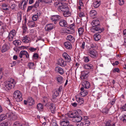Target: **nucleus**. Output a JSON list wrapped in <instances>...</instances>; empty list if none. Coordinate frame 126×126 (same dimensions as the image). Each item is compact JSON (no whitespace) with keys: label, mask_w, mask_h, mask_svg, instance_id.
Segmentation results:
<instances>
[{"label":"nucleus","mask_w":126,"mask_h":126,"mask_svg":"<svg viewBox=\"0 0 126 126\" xmlns=\"http://www.w3.org/2000/svg\"><path fill=\"white\" fill-rule=\"evenodd\" d=\"M54 27L53 24H49L46 25L45 29L46 31H50L53 29Z\"/></svg>","instance_id":"f8f14e48"},{"label":"nucleus","mask_w":126,"mask_h":126,"mask_svg":"<svg viewBox=\"0 0 126 126\" xmlns=\"http://www.w3.org/2000/svg\"><path fill=\"white\" fill-rule=\"evenodd\" d=\"M9 48V47L8 45L6 44H4L2 46L1 51L2 53L8 50Z\"/></svg>","instance_id":"393cba45"},{"label":"nucleus","mask_w":126,"mask_h":126,"mask_svg":"<svg viewBox=\"0 0 126 126\" xmlns=\"http://www.w3.org/2000/svg\"><path fill=\"white\" fill-rule=\"evenodd\" d=\"M88 73V72L86 71H82L81 72L80 78L82 79L86 78L87 77Z\"/></svg>","instance_id":"4468645a"},{"label":"nucleus","mask_w":126,"mask_h":126,"mask_svg":"<svg viewBox=\"0 0 126 126\" xmlns=\"http://www.w3.org/2000/svg\"><path fill=\"white\" fill-rule=\"evenodd\" d=\"M81 111L80 110H78L77 111L74 110L70 112L67 114V116L68 117L70 118H74L75 117H76L77 116L78 113H79V112H81Z\"/></svg>","instance_id":"39448f33"},{"label":"nucleus","mask_w":126,"mask_h":126,"mask_svg":"<svg viewBox=\"0 0 126 126\" xmlns=\"http://www.w3.org/2000/svg\"><path fill=\"white\" fill-rule=\"evenodd\" d=\"M99 21L97 19L93 20L91 24L92 26L91 29V32L94 33H101L104 30V29H102L101 27L98 26L99 25Z\"/></svg>","instance_id":"f257e3e1"},{"label":"nucleus","mask_w":126,"mask_h":126,"mask_svg":"<svg viewBox=\"0 0 126 126\" xmlns=\"http://www.w3.org/2000/svg\"><path fill=\"white\" fill-rule=\"evenodd\" d=\"M120 109L122 111H126V103L124 105L121 107Z\"/></svg>","instance_id":"603ef678"},{"label":"nucleus","mask_w":126,"mask_h":126,"mask_svg":"<svg viewBox=\"0 0 126 126\" xmlns=\"http://www.w3.org/2000/svg\"><path fill=\"white\" fill-rule=\"evenodd\" d=\"M30 40V38L27 36H26L23 37L22 39V41L25 43H28Z\"/></svg>","instance_id":"bb28decb"},{"label":"nucleus","mask_w":126,"mask_h":126,"mask_svg":"<svg viewBox=\"0 0 126 126\" xmlns=\"http://www.w3.org/2000/svg\"><path fill=\"white\" fill-rule=\"evenodd\" d=\"M66 39L67 40L72 43L74 42L75 41V39L74 37L71 35H68L66 38Z\"/></svg>","instance_id":"a878e982"},{"label":"nucleus","mask_w":126,"mask_h":126,"mask_svg":"<svg viewBox=\"0 0 126 126\" xmlns=\"http://www.w3.org/2000/svg\"><path fill=\"white\" fill-rule=\"evenodd\" d=\"M21 124L19 123L18 122H15L13 124V126H20Z\"/></svg>","instance_id":"0e129e2a"},{"label":"nucleus","mask_w":126,"mask_h":126,"mask_svg":"<svg viewBox=\"0 0 126 126\" xmlns=\"http://www.w3.org/2000/svg\"><path fill=\"white\" fill-rule=\"evenodd\" d=\"M88 51L89 55L91 57L95 58L97 57V52L94 49H92L91 48H90Z\"/></svg>","instance_id":"0eeeda50"},{"label":"nucleus","mask_w":126,"mask_h":126,"mask_svg":"<svg viewBox=\"0 0 126 126\" xmlns=\"http://www.w3.org/2000/svg\"><path fill=\"white\" fill-rule=\"evenodd\" d=\"M56 80L59 83H63V77L60 75L58 76L56 78Z\"/></svg>","instance_id":"c9c22d12"},{"label":"nucleus","mask_w":126,"mask_h":126,"mask_svg":"<svg viewBox=\"0 0 126 126\" xmlns=\"http://www.w3.org/2000/svg\"><path fill=\"white\" fill-rule=\"evenodd\" d=\"M61 3H60L59 2H56L54 4V6L57 8H59L61 5H62Z\"/></svg>","instance_id":"09e8293b"},{"label":"nucleus","mask_w":126,"mask_h":126,"mask_svg":"<svg viewBox=\"0 0 126 126\" xmlns=\"http://www.w3.org/2000/svg\"><path fill=\"white\" fill-rule=\"evenodd\" d=\"M101 2L99 1L95 0L93 3V5L95 8L98 7L100 5Z\"/></svg>","instance_id":"f704fd0d"},{"label":"nucleus","mask_w":126,"mask_h":126,"mask_svg":"<svg viewBox=\"0 0 126 126\" xmlns=\"http://www.w3.org/2000/svg\"><path fill=\"white\" fill-rule=\"evenodd\" d=\"M64 45L65 47L67 49L70 50L72 48V45L69 42L66 41L64 43Z\"/></svg>","instance_id":"2eb2a0df"},{"label":"nucleus","mask_w":126,"mask_h":126,"mask_svg":"<svg viewBox=\"0 0 126 126\" xmlns=\"http://www.w3.org/2000/svg\"><path fill=\"white\" fill-rule=\"evenodd\" d=\"M40 13L39 12H37L36 13L33 15L32 18V20L33 21H36L37 20L38 17L40 16Z\"/></svg>","instance_id":"a211bd4d"},{"label":"nucleus","mask_w":126,"mask_h":126,"mask_svg":"<svg viewBox=\"0 0 126 126\" xmlns=\"http://www.w3.org/2000/svg\"><path fill=\"white\" fill-rule=\"evenodd\" d=\"M58 64L62 67H64L66 65V63L62 58L59 59L58 61Z\"/></svg>","instance_id":"ddd939ff"},{"label":"nucleus","mask_w":126,"mask_h":126,"mask_svg":"<svg viewBox=\"0 0 126 126\" xmlns=\"http://www.w3.org/2000/svg\"><path fill=\"white\" fill-rule=\"evenodd\" d=\"M60 25L62 27H66L67 24L66 21L64 20H61L59 22Z\"/></svg>","instance_id":"f3484780"},{"label":"nucleus","mask_w":126,"mask_h":126,"mask_svg":"<svg viewBox=\"0 0 126 126\" xmlns=\"http://www.w3.org/2000/svg\"><path fill=\"white\" fill-rule=\"evenodd\" d=\"M70 28L72 29H74V28L75 27V24L74 23H73L72 24L70 25L69 26Z\"/></svg>","instance_id":"774afa93"},{"label":"nucleus","mask_w":126,"mask_h":126,"mask_svg":"<svg viewBox=\"0 0 126 126\" xmlns=\"http://www.w3.org/2000/svg\"><path fill=\"white\" fill-rule=\"evenodd\" d=\"M86 47L88 48L90 47V45L91 44L90 43V41H85Z\"/></svg>","instance_id":"864d4df0"},{"label":"nucleus","mask_w":126,"mask_h":126,"mask_svg":"<svg viewBox=\"0 0 126 126\" xmlns=\"http://www.w3.org/2000/svg\"><path fill=\"white\" fill-rule=\"evenodd\" d=\"M89 14L90 16L92 18H94V16L97 15V12L95 10H92L90 11Z\"/></svg>","instance_id":"72a5a7b5"},{"label":"nucleus","mask_w":126,"mask_h":126,"mask_svg":"<svg viewBox=\"0 0 126 126\" xmlns=\"http://www.w3.org/2000/svg\"><path fill=\"white\" fill-rule=\"evenodd\" d=\"M21 41L19 40H16L13 42V44L16 46L20 45L21 44Z\"/></svg>","instance_id":"37998d69"},{"label":"nucleus","mask_w":126,"mask_h":126,"mask_svg":"<svg viewBox=\"0 0 126 126\" xmlns=\"http://www.w3.org/2000/svg\"><path fill=\"white\" fill-rule=\"evenodd\" d=\"M27 102L29 104V105L30 106L34 104V100L31 97H29L28 98Z\"/></svg>","instance_id":"e433bc0d"},{"label":"nucleus","mask_w":126,"mask_h":126,"mask_svg":"<svg viewBox=\"0 0 126 126\" xmlns=\"http://www.w3.org/2000/svg\"><path fill=\"white\" fill-rule=\"evenodd\" d=\"M79 113H78L77 116L75 117L74 119H73L74 121L75 122H79L82 119V118L79 115Z\"/></svg>","instance_id":"7c9ffc66"},{"label":"nucleus","mask_w":126,"mask_h":126,"mask_svg":"<svg viewBox=\"0 0 126 126\" xmlns=\"http://www.w3.org/2000/svg\"><path fill=\"white\" fill-rule=\"evenodd\" d=\"M27 24L29 27L31 28L34 27L35 26V22L32 20H28Z\"/></svg>","instance_id":"5701e85b"},{"label":"nucleus","mask_w":126,"mask_h":126,"mask_svg":"<svg viewBox=\"0 0 126 126\" xmlns=\"http://www.w3.org/2000/svg\"><path fill=\"white\" fill-rule=\"evenodd\" d=\"M36 107L39 110L41 111H42L44 108L43 105L40 103H39L37 105Z\"/></svg>","instance_id":"4c0bfd02"},{"label":"nucleus","mask_w":126,"mask_h":126,"mask_svg":"<svg viewBox=\"0 0 126 126\" xmlns=\"http://www.w3.org/2000/svg\"><path fill=\"white\" fill-rule=\"evenodd\" d=\"M45 106L47 108L50 109L52 113H55L56 111L55 107L52 103L48 102L47 103Z\"/></svg>","instance_id":"423d86ee"},{"label":"nucleus","mask_w":126,"mask_h":126,"mask_svg":"<svg viewBox=\"0 0 126 126\" xmlns=\"http://www.w3.org/2000/svg\"><path fill=\"white\" fill-rule=\"evenodd\" d=\"M2 8L5 10H8L9 7L8 5L5 3H3L2 4L1 6Z\"/></svg>","instance_id":"a19ab883"},{"label":"nucleus","mask_w":126,"mask_h":126,"mask_svg":"<svg viewBox=\"0 0 126 126\" xmlns=\"http://www.w3.org/2000/svg\"><path fill=\"white\" fill-rule=\"evenodd\" d=\"M2 68H0V79H1L2 77L3 73L2 71Z\"/></svg>","instance_id":"338daca9"},{"label":"nucleus","mask_w":126,"mask_h":126,"mask_svg":"<svg viewBox=\"0 0 126 126\" xmlns=\"http://www.w3.org/2000/svg\"><path fill=\"white\" fill-rule=\"evenodd\" d=\"M78 32L79 36L82 35L84 32V29L83 28L81 27L79 28L78 29Z\"/></svg>","instance_id":"79ce46f5"},{"label":"nucleus","mask_w":126,"mask_h":126,"mask_svg":"<svg viewBox=\"0 0 126 126\" xmlns=\"http://www.w3.org/2000/svg\"><path fill=\"white\" fill-rule=\"evenodd\" d=\"M75 32L74 29H72L68 27L65 30V33L67 34H72L74 33Z\"/></svg>","instance_id":"cd10ccee"},{"label":"nucleus","mask_w":126,"mask_h":126,"mask_svg":"<svg viewBox=\"0 0 126 126\" xmlns=\"http://www.w3.org/2000/svg\"><path fill=\"white\" fill-rule=\"evenodd\" d=\"M109 111V109L107 108H104L102 110V112L103 113H107Z\"/></svg>","instance_id":"5fc2aeb1"},{"label":"nucleus","mask_w":126,"mask_h":126,"mask_svg":"<svg viewBox=\"0 0 126 126\" xmlns=\"http://www.w3.org/2000/svg\"><path fill=\"white\" fill-rule=\"evenodd\" d=\"M120 72V70L118 68H114L112 70L113 73H115L116 72L119 73Z\"/></svg>","instance_id":"4d7b16f0"},{"label":"nucleus","mask_w":126,"mask_h":126,"mask_svg":"<svg viewBox=\"0 0 126 126\" xmlns=\"http://www.w3.org/2000/svg\"><path fill=\"white\" fill-rule=\"evenodd\" d=\"M84 61L85 62L88 63L89 61V56H84Z\"/></svg>","instance_id":"13d9d810"},{"label":"nucleus","mask_w":126,"mask_h":126,"mask_svg":"<svg viewBox=\"0 0 126 126\" xmlns=\"http://www.w3.org/2000/svg\"><path fill=\"white\" fill-rule=\"evenodd\" d=\"M19 57L20 58H25L28 59L29 58V55L28 52L26 51H21L20 52L19 55Z\"/></svg>","instance_id":"1a4fd4ad"},{"label":"nucleus","mask_w":126,"mask_h":126,"mask_svg":"<svg viewBox=\"0 0 126 126\" xmlns=\"http://www.w3.org/2000/svg\"><path fill=\"white\" fill-rule=\"evenodd\" d=\"M27 66L30 69H33L35 68L34 64L32 63H29Z\"/></svg>","instance_id":"ea45409f"},{"label":"nucleus","mask_w":126,"mask_h":126,"mask_svg":"<svg viewBox=\"0 0 126 126\" xmlns=\"http://www.w3.org/2000/svg\"><path fill=\"white\" fill-rule=\"evenodd\" d=\"M61 120L60 121V125L61 126H67L69 124V122L67 120L68 117L66 115H62L60 116Z\"/></svg>","instance_id":"7ed1b4c3"},{"label":"nucleus","mask_w":126,"mask_h":126,"mask_svg":"<svg viewBox=\"0 0 126 126\" xmlns=\"http://www.w3.org/2000/svg\"><path fill=\"white\" fill-rule=\"evenodd\" d=\"M83 67L86 69H91L93 68V65L89 63H87L85 64H84L83 65Z\"/></svg>","instance_id":"412c9836"},{"label":"nucleus","mask_w":126,"mask_h":126,"mask_svg":"<svg viewBox=\"0 0 126 126\" xmlns=\"http://www.w3.org/2000/svg\"><path fill=\"white\" fill-rule=\"evenodd\" d=\"M7 115L10 119L11 121L15 120L17 118V116L15 114L11 112L7 113Z\"/></svg>","instance_id":"9d476101"},{"label":"nucleus","mask_w":126,"mask_h":126,"mask_svg":"<svg viewBox=\"0 0 126 126\" xmlns=\"http://www.w3.org/2000/svg\"><path fill=\"white\" fill-rule=\"evenodd\" d=\"M16 33V31L14 30H12L10 32L7 37V38L9 41H12L15 39L14 37Z\"/></svg>","instance_id":"6e6552de"},{"label":"nucleus","mask_w":126,"mask_h":126,"mask_svg":"<svg viewBox=\"0 0 126 126\" xmlns=\"http://www.w3.org/2000/svg\"><path fill=\"white\" fill-rule=\"evenodd\" d=\"M63 56L66 61L69 62L71 60L70 57L67 53H63Z\"/></svg>","instance_id":"4be33fe9"},{"label":"nucleus","mask_w":126,"mask_h":126,"mask_svg":"<svg viewBox=\"0 0 126 126\" xmlns=\"http://www.w3.org/2000/svg\"><path fill=\"white\" fill-rule=\"evenodd\" d=\"M79 16L81 17H82L85 16L84 13L81 11H80L79 14Z\"/></svg>","instance_id":"6e6d98bb"},{"label":"nucleus","mask_w":126,"mask_h":126,"mask_svg":"<svg viewBox=\"0 0 126 126\" xmlns=\"http://www.w3.org/2000/svg\"><path fill=\"white\" fill-rule=\"evenodd\" d=\"M75 97L76 101L79 105H81L84 103V101L83 98L82 97H78L77 96Z\"/></svg>","instance_id":"b1692460"},{"label":"nucleus","mask_w":126,"mask_h":126,"mask_svg":"<svg viewBox=\"0 0 126 126\" xmlns=\"http://www.w3.org/2000/svg\"><path fill=\"white\" fill-rule=\"evenodd\" d=\"M118 2L120 5H122L124 3V0H118Z\"/></svg>","instance_id":"052dcab7"},{"label":"nucleus","mask_w":126,"mask_h":126,"mask_svg":"<svg viewBox=\"0 0 126 126\" xmlns=\"http://www.w3.org/2000/svg\"><path fill=\"white\" fill-rule=\"evenodd\" d=\"M22 15V13L21 12H18L17 13V22L18 23H20L21 22L22 20L21 16Z\"/></svg>","instance_id":"2f4dec72"},{"label":"nucleus","mask_w":126,"mask_h":126,"mask_svg":"<svg viewBox=\"0 0 126 126\" xmlns=\"http://www.w3.org/2000/svg\"><path fill=\"white\" fill-rule=\"evenodd\" d=\"M61 18L60 16L59 15H53L51 17V20L53 21H54V24H56V21Z\"/></svg>","instance_id":"9b49d317"},{"label":"nucleus","mask_w":126,"mask_h":126,"mask_svg":"<svg viewBox=\"0 0 126 126\" xmlns=\"http://www.w3.org/2000/svg\"><path fill=\"white\" fill-rule=\"evenodd\" d=\"M22 96L21 93L18 90L15 91L13 94V97L17 102H20L22 100L23 98Z\"/></svg>","instance_id":"f03ea898"},{"label":"nucleus","mask_w":126,"mask_h":126,"mask_svg":"<svg viewBox=\"0 0 126 126\" xmlns=\"http://www.w3.org/2000/svg\"><path fill=\"white\" fill-rule=\"evenodd\" d=\"M70 14V12L68 11V9L67 10L64 12L63 15L65 17H68L69 16Z\"/></svg>","instance_id":"a18cd8bd"},{"label":"nucleus","mask_w":126,"mask_h":126,"mask_svg":"<svg viewBox=\"0 0 126 126\" xmlns=\"http://www.w3.org/2000/svg\"><path fill=\"white\" fill-rule=\"evenodd\" d=\"M12 124V122L10 120L2 123L1 124V126H10Z\"/></svg>","instance_id":"c85d7f7f"},{"label":"nucleus","mask_w":126,"mask_h":126,"mask_svg":"<svg viewBox=\"0 0 126 126\" xmlns=\"http://www.w3.org/2000/svg\"><path fill=\"white\" fill-rule=\"evenodd\" d=\"M76 125L77 126H83V124L82 122L79 121L77 122Z\"/></svg>","instance_id":"bf43d9fd"},{"label":"nucleus","mask_w":126,"mask_h":126,"mask_svg":"<svg viewBox=\"0 0 126 126\" xmlns=\"http://www.w3.org/2000/svg\"><path fill=\"white\" fill-rule=\"evenodd\" d=\"M55 69L56 71L61 75H62L64 74L63 70L61 67H56Z\"/></svg>","instance_id":"aec40b11"},{"label":"nucleus","mask_w":126,"mask_h":126,"mask_svg":"<svg viewBox=\"0 0 126 126\" xmlns=\"http://www.w3.org/2000/svg\"><path fill=\"white\" fill-rule=\"evenodd\" d=\"M7 115L4 114H2L0 115V118L1 121L4 120L6 117Z\"/></svg>","instance_id":"8fccbe9b"},{"label":"nucleus","mask_w":126,"mask_h":126,"mask_svg":"<svg viewBox=\"0 0 126 126\" xmlns=\"http://www.w3.org/2000/svg\"><path fill=\"white\" fill-rule=\"evenodd\" d=\"M115 123H112L111 121L109 120L107 121L105 123L106 126H115Z\"/></svg>","instance_id":"58836bf2"},{"label":"nucleus","mask_w":126,"mask_h":126,"mask_svg":"<svg viewBox=\"0 0 126 126\" xmlns=\"http://www.w3.org/2000/svg\"><path fill=\"white\" fill-rule=\"evenodd\" d=\"M59 92L58 91L56 90L54 92L52 95L53 98H56L59 95Z\"/></svg>","instance_id":"c03bdc74"},{"label":"nucleus","mask_w":126,"mask_h":126,"mask_svg":"<svg viewBox=\"0 0 126 126\" xmlns=\"http://www.w3.org/2000/svg\"><path fill=\"white\" fill-rule=\"evenodd\" d=\"M24 1H21L20 3L19 4V7L21 9V8H23V5L24 3Z\"/></svg>","instance_id":"69168bd1"},{"label":"nucleus","mask_w":126,"mask_h":126,"mask_svg":"<svg viewBox=\"0 0 126 126\" xmlns=\"http://www.w3.org/2000/svg\"><path fill=\"white\" fill-rule=\"evenodd\" d=\"M81 91L80 93V95L81 96L84 97L86 96L88 93V92L87 90H84L83 87H82L80 89Z\"/></svg>","instance_id":"dca6fc26"},{"label":"nucleus","mask_w":126,"mask_h":126,"mask_svg":"<svg viewBox=\"0 0 126 126\" xmlns=\"http://www.w3.org/2000/svg\"><path fill=\"white\" fill-rule=\"evenodd\" d=\"M120 118L121 120L122 121L124 122H126V115H123L122 116L120 117Z\"/></svg>","instance_id":"de8ad7c7"},{"label":"nucleus","mask_w":126,"mask_h":126,"mask_svg":"<svg viewBox=\"0 0 126 126\" xmlns=\"http://www.w3.org/2000/svg\"><path fill=\"white\" fill-rule=\"evenodd\" d=\"M68 7L66 5H60L59 8H58V9L60 11H62L63 12L67 10H68Z\"/></svg>","instance_id":"6ab92c4d"},{"label":"nucleus","mask_w":126,"mask_h":126,"mask_svg":"<svg viewBox=\"0 0 126 126\" xmlns=\"http://www.w3.org/2000/svg\"><path fill=\"white\" fill-rule=\"evenodd\" d=\"M5 106L6 108L7 109L10 108L12 107V105L10 103V104H5Z\"/></svg>","instance_id":"e2e57ef3"},{"label":"nucleus","mask_w":126,"mask_h":126,"mask_svg":"<svg viewBox=\"0 0 126 126\" xmlns=\"http://www.w3.org/2000/svg\"><path fill=\"white\" fill-rule=\"evenodd\" d=\"M96 47V44L94 43L91 44L90 45V48H91L92 49H94Z\"/></svg>","instance_id":"3c124183"},{"label":"nucleus","mask_w":126,"mask_h":126,"mask_svg":"<svg viewBox=\"0 0 126 126\" xmlns=\"http://www.w3.org/2000/svg\"><path fill=\"white\" fill-rule=\"evenodd\" d=\"M15 82L14 79L10 81H7L5 82V88L6 90L11 89L12 87L14 86Z\"/></svg>","instance_id":"20e7f679"},{"label":"nucleus","mask_w":126,"mask_h":126,"mask_svg":"<svg viewBox=\"0 0 126 126\" xmlns=\"http://www.w3.org/2000/svg\"><path fill=\"white\" fill-rule=\"evenodd\" d=\"M83 87L86 89H88L89 88L90 86V84L88 81H85L84 82V83L82 84Z\"/></svg>","instance_id":"473e14b6"},{"label":"nucleus","mask_w":126,"mask_h":126,"mask_svg":"<svg viewBox=\"0 0 126 126\" xmlns=\"http://www.w3.org/2000/svg\"><path fill=\"white\" fill-rule=\"evenodd\" d=\"M27 3L26 1H24L23 8H21V9L24 10L25 9L27 6Z\"/></svg>","instance_id":"680f3d73"},{"label":"nucleus","mask_w":126,"mask_h":126,"mask_svg":"<svg viewBox=\"0 0 126 126\" xmlns=\"http://www.w3.org/2000/svg\"><path fill=\"white\" fill-rule=\"evenodd\" d=\"M22 28L23 30V33H25L26 32L27 29L26 24H22Z\"/></svg>","instance_id":"49530a36"},{"label":"nucleus","mask_w":126,"mask_h":126,"mask_svg":"<svg viewBox=\"0 0 126 126\" xmlns=\"http://www.w3.org/2000/svg\"><path fill=\"white\" fill-rule=\"evenodd\" d=\"M96 34H94V40L95 41H98L101 38V36L100 34H98L99 33H96Z\"/></svg>","instance_id":"c756f323"}]
</instances>
